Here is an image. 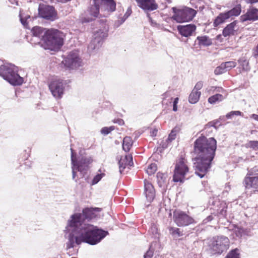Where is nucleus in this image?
<instances>
[{
    "mask_svg": "<svg viewBox=\"0 0 258 258\" xmlns=\"http://www.w3.org/2000/svg\"><path fill=\"white\" fill-rule=\"evenodd\" d=\"M195 173L201 178L204 177L211 167L215 156L217 141L214 138L201 135L194 142Z\"/></svg>",
    "mask_w": 258,
    "mask_h": 258,
    "instance_id": "f257e3e1",
    "label": "nucleus"
},
{
    "mask_svg": "<svg viewBox=\"0 0 258 258\" xmlns=\"http://www.w3.org/2000/svg\"><path fill=\"white\" fill-rule=\"evenodd\" d=\"M66 230L69 233L68 241L66 243L68 249L74 248L75 244L79 245L85 243L90 245H97L109 235L107 230L91 224L66 228Z\"/></svg>",
    "mask_w": 258,
    "mask_h": 258,
    "instance_id": "f03ea898",
    "label": "nucleus"
},
{
    "mask_svg": "<svg viewBox=\"0 0 258 258\" xmlns=\"http://www.w3.org/2000/svg\"><path fill=\"white\" fill-rule=\"evenodd\" d=\"M64 37L63 33L58 29H48L43 36V46L46 49L57 51L63 45Z\"/></svg>",
    "mask_w": 258,
    "mask_h": 258,
    "instance_id": "7ed1b4c3",
    "label": "nucleus"
},
{
    "mask_svg": "<svg viewBox=\"0 0 258 258\" xmlns=\"http://www.w3.org/2000/svg\"><path fill=\"white\" fill-rule=\"evenodd\" d=\"M101 211L100 208H85L83 209L82 213H76L72 215L68 221L66 228L74 227L84 224L86 220L89 221L97 216V213Z\"/></svg>",
    "mask_w": 258,
    "mask_h": 258,
    "instance_id": "20e7f679",
    "label": "nucleus"
},
{
    "mask_svg": "<svg viewBox=\"0 0 258 258\" xmlns=\"http://www.w3.org/2000/svg\"><path fill=\"white\" fill-rule=\"evenodd\" d=\"M71 163L72 165V178L73 179L77 182V180L75 179L77 175L76 171L80 172L82 175V177H83L89 169V165L92 162V159L90 157L82 156L78 160L76 158V154L74 150L71 148Z\"/></svg>",
    "mask_w": 258,
    "mask_h": 258,
    "instance_id": "39448f33",
    "label": "nucleus"
},
{
    "mask_svg": "<svg viewBox=\"0 0 258 258\" xmlns=\"http://www.w3.org/2000/svg\"><path fill=\"white\" fill-rule=\"evenodd\" d=\"M172 10L173 15L171 17V19L179 23L191 21L197 14L196 10L188 7L181 9L173 7Z\"/></svg>",
    "mask_w": 258,
    "mask_h": 258,
    "instance_id": "423d86ee",
    "label": "nucleus"
},
{
    "mask_svg": "<svg viewBox=\"0 0 258 258\" xmlns=\"http://www.w3.org/2000/svg\"><path fill=\"white\" fill-rule=\"evenodd\" d=\"M0 76L14 86L21 85L24 82L23 78L10 66H0Z\"/></svg>",
    "mask_w": 258,
    "mask_h": 258,
    "instance_id": "0eeeda50",
    "label": "nucleus"
},
{
    "mask_svg": "<svg viewBox=\"0 0 258 258\" xmlns=\"http://www.w3.org/2000/svg\"><path fill=\"white\" fill-rule=\"evenodd\" d=\"M229 240L228 237L221 235L213 238L210 244L211 253L213 254H221L229 248Z\"/></svg>",
    "mask_w": 258,
    "mask_h": 258,
    "instance_id": "6e6552de",
    "label": "nucleus"
},
{
    "mask_svg": "<svg viewBox=\"0 0 258 258\" xmlns=\"http://www.w3.org/2000/svg\"><path fill=\"white\" fill-rule=\"evenodd\" d=\"M69 80L53 79L49 83V89L54 97L60 99L64 92L65 86L70 83Z\"/></svg>",
    "mask_w": 258,
    "mask_h": 258,
    "instance_id": "1a4fd4ad",
    "label": "nucleus"
},
{
    "mask_svg": "<svg viewBox=\"0 0 258 258\" xmlns=\"http://www.w3.org/2000/svg\"><path fill=\"white\" fill-rule=\"evenodd\" d=\"M173 219L178 227H185L197 223L193 217L185 212L179 209H176L173 211Z\"/></svg>",
    "mask_w": 258,
    "mask_h": 258,
    "instance_id": "9d476101",
    "label": "nucleus"
},
{
    "mask_svg": "<svg viewBox=\"0 0 258 258\" xmlns=\"http://www.w3.org/2000/svg\"><path fill=\"white\" fill-rule=\"evenodd\" d=\"M188 171V167L185 163V160L180 157L175 164L173 181L175 182H183L185 175Z\"/></svg>",
    "mask_w": 258,
    "mask_h": 258,
    "instance_id": "9b49d317",
    "label": "nucleus"
},
{
    "mask_svg": "<svg viewBox=\"0 0 258 258\" xmlns=\"http://www.w3.org/2000/svg\"><path fill=\"white\" fill-rule=\"evenodd\" d=\"M39 16L44 19L53 21L57 19V13L54 7L41 4L38 8Z\"/></svg>",
    "mask_w": 258,
    "mask_h": 258,
    "instance_id": "f8f14e48",
    "label": "nucleus"
},
{
    "mask_svg": "<svg viewBox=\"0 0 258 258\" xmlns=\"http://www.w3.org/2000/svg\"><path fill=\"white\" fill-rule=\"evenodd\" d=\"M249 176L244 178V184L246 189L258 191V168L254 167L248 172Z\"/></svg>",
    "mask_w": 258,
    "mask_h": 258,
    "instance_id": "ddd939ff",
    "label": "nucleus"
},
{
    "mask_svg": "<svg viewBox=\"0 0 258 258\" xmlns=\"http://www.w3.org/2000/svg\"><path fill=\"white\" fill-rule=\"evenodd\" d=\"M108 27H106L105 24V26H104V30H100L94 34V38L92 40L88 45V49L90 52H91L96 49H98L101 46V41L103 38L107 37V34L106 31Z\"/></svg>",
    "mask_w": 258,
    "mask_h": 258,
    "instance_id": "4468645a",
    "label": "nucleus"
},
{
    "mask_svg": "<svg viewBox=\"0 0 258 258\" xmlns=\"http://www.w3.org/2000/svg\"><path fill=\"white\" fill-rule=\"evenodd\" d=\"M240 20L243 23L247 21L252 22L258 20V9L252 6L250 7L246 12L240 17Z\"/></svg>",
    "mask_w": 258,
    "mask_h": 258,
    "instance_id": "2eb2a0df",
    "label": "nucleus"
},
{
    "mask_svg": "<svg viewBox=\"0 0 258 258\" xmlns=\"http://www.w3.org/2000/svg\"><path fill=\"white\" fill-rule=\"evenodd\" d=\"M94 2L101 11L112 12L116 9V3L113 0H94Z\"/></svg>",
    "mask_w": 258,
    "mask_h": 258,
    "instance_id": "dca6fc26",
    "label": "nucleus"
},
{
    "mask_svg": "<svg viewBox=\"0 0 258 258\" xmlns=\"http://www.w3.org/2000/svg\"><path fill=\"white\" fill-rule=\"evenodd\" d=\"M138 6L145 11H153L158 8L156 0H136Z\"/></svg>",
    "mask_w": 258,
    "mask_h": 258,
    "instance_id": "f3484780",
    "label": "nucleus"
},
{
    "mask_svg": "<svg viewBox=\"0 0 258 258\" xmlns=\"http://www.w3.org/2000/svg\"><path fill=\"white\" fill-rule=\"evenodd\" d=\"M197 27L195 24H190L185 25H178L177 30L182 36L189 37L196 32Z\"/></svg>",
    "mask_w": 258,
    "mask_h": 258,
    "instance_id": "a211bd4d",
    "label": "nucleus"
},
{
    "mask_svg": "<svg viewBox=\"0 0 258 258\" xmlns=\"http://www.w3.org/2000/svg\"><path fill=\"white\" fill-rule=\"evenodd\" d=\"M144 194L149 202L153 201L155 197V190L153 185L148 180H144Z\"/></svg>",
    "mask_w": 258,
    "mask_h": 258,
    "instance_id": "6ab92c4d",
    "label": "nucleus"
},
{
    "mask_svg": "<svg viewBox=\"0 0 258 258\" xmlns=\"http://www.w3.org/2000/svg\"><path fill=\"white\" fill-rule=\"evenodd\" d=\"M119 172L121 174L126 166H133V157L131 155L121 156L118 161Z\"/></svg>",
    "mask_w": 258,
    "mask_h": 258,
    "instance_id": "aec40b11",
    "label": "nucleus"
},
{
    "mask_svg": "<svg viewBox=\"0 0 258 258\" xmlns=\"http://www.w3.org/2000/svg\"><path fill=\"white\" fill-rule=\"evenodd\" d=\"M238 27L237 26V21H234L228 24L223 30L222 35L224 37H227L233 36L237 31Z\"/></svg>",
    "mask_w": 258,
    "mask_h": 258,
    "instance_id": "412c9836",
    "label": "nucleus"
},
{
    "mask_svg": "<svg viewBox=\"0 0 258 258\" xmlns=\"http://www.w3.org/2000/svg\"><path fill=\"white\" fill-rule=\"evenodd\" d=\"M66 61L68 64H77L81 62V59L79 57L78 52L75 50L69 54Z\"/></svg>",
    "mask_w": 258,
    "mask_h": 258,
    "instance_id": "4be33fe9",
    "label": "nucleus"
},
{
    "mask_svg": "<svg viewBox=\"0 0 258 258\" xmlns=\"http://www.w3.org/2000/svg\"><path fill=\"white\" fill-rule=\"evenodd\" d=\"M230 18L226 12L220 13L214 20L213 22V26L217 27L219 25L225 22Z\"/></svg>",
    "mask_w": 258,
    "mask_h": 258,
    "instance_id": "5701e85b",
    "label": "nucleus"
},
{
    "mask_svg": "<svg viewBox=\"0 0 258 258\" xmlns=\"http://www.w3.org/2000/svg\"><path fill=\"white\" fill-rule=\"evenodd\" d=\"M230 18L226 12L220 13L214 20L213 22V26L217 27L219 25L225 22Z\"/></svg>",
    "mask_w": 258,
    "mask_h": 258,
    "instance_id": "b1692460",
    "label": "nucleus"
},
{
    "mask_svg": "<svg viewBox=\"0 0 258 258\" xmlns=\"http://www.w3.org/2000/svg\"><path fill=\"white\" fill-rule=\"evenodd\" d=\"M201 95L200 91H195L192 90L188 97V101L191 104L196 103L199 100Z\"/></svg>",
    "mask_w": 258,
    "mask_h": 258,
    "instance_id": "393cba45",
    "label": "nucleus"
},
{
    "mask_svg": "<svg viewBox=\"0 0 258 258\" xmlns=\"http://www.w3.org/2000/svg\"><path fill=\"white\" fill-rule=\"evenodd\" d=\"M133 145V142L132 138L130 137L126 136L124 138L122 142V149L125 152H127L131 149Z\"/></svg>",
    "mask_w": 258,
    "mask_h": 258,
    "instance_id": "a878e982",
    "label": "nucleus"
},
{
    "mask_svg": "<svg viewBox=\"0 0 258 258\" xmlns=\"http://www.w3.org/2000/svg\"><path fill=\"white\" fill-rule=\"evenodd\" d=\"M197 40L199 45L210 46L212 44L211 39L207 36H198Z\"/></svg>",
    "mask_w": 258,
    "mask_h": 258,
    "instance_id": "bb28decb",
    "label": "nucleus"
},
{
    "mask_svg": "<svg viewBox=\"0 0 258 258\" xmlns=\"http://www.w3.org/2000/svg\"><path fill=\"white\" fill-rule=\"evenodd\" d=\"M221 121H225V116H221L218 119L209 122L205 125V129L210 127H214L215 128L217 129V124H218L219 126L221 125Z\"/></svg>",
    "mask_w": 258,
    "mask_h": 258,
    "instance_id": "cd10ccee",
    "label": "nucleus"
},
{
    "mask_svg": "<svg viewBox=\"0 0 258 258\" xmlns=\"http://www.w3.org/2000/svg\"><path fill=\"white\" fill-rule=\"evenodd\" d=\"M241 12V6L240 4L236 5L231 10L226 12L229 17L238 16Z\"/></svg>",
    "mask_w": 258,
    "mask_h": 258,
    "instance_id": "c85d7f7f",
    "label": "nucleus"
},
{
    "mask_svg": "<svg viewBox=\"0 0 258 258\" xmlns=\"http://www.w3.org/2000/svg\"><path fill=\"white\" fill-rule=\"evenodd\" d=\"M236 66H218L215 70L214 73L215 75H221L230 70Z\"/></svg>",
    "mask_w": 258,
    "mask_h": 258,
    "instance_id": "c756f323",
    "label": "nucleus"
},
{
    "mask_svg": "<svg viewBox=\"0 0 258 258\" xmlns=\"http://www.w3.org/2000/svg\"><path fill=\"white\" fill-rule=\"evenodd\" d=\"M46 30V29L43 28L42 27L36 26L33 28L32 29V32L33 36L38 37H42V38H43V36L45 30ZM41 39L42 40V39Z\"/></svg>",
    "mask_w": 258,
    "mask_h": 258,
    "instance_id": "7c9ffc66",
    "label": "nucleus"
},
{
    "mask_svg": "<svg viewBox=\"0 0 258 258\" xmlns=\"http://www.w3.org/2000/svg\"><path fill=\"white\" fill-rule=\"evenodd\" d=\"M168 229L170 234H171L174 238H177L183 235L182 232L180 231L178 228L169 227Z\"/></svg>",
    "mask_w": 258,
    "mask_h": 258,
    "instance_id": "2f4dec72",
    "label": "nucleus"
},
{
    "mask_svg": "<svg viewBox=\"0 0 258 258\" xmlns=\"http://www.w3.org/2000/svg\"><path fill=\"white\" fill-rule=\"evenodd\" d=\"M223 96L220 94H216L211 96L208 98V102L210 104H215L217 102L221 101L223 99Z\"/></svg>",
    "mask_w": 258,
    "mask_h": 258,
    "instance_id": "473e14b6",
    "label": "nucleus"
},
{
    "mask_svg": "<svg viewBox=\"0 0 258 258\" xmlns=\"http://www.w3.org/2000/svg\"><path fill=\"white\" fill-rule=\"evenodd\" d=\"M100 9V8L94 3L90 8V14L95 18L98 17Z\"/></svg>",
    "mask_w": 258,
    "mask_h": 258,
    "instance_id": "72a5a7b5",
    "label": "nucleus"
},
{
    "mask_svg": "<svg viewBox=\"0 0 258 258\" xmlns=\"http://www.w3.org/2000/svg\"><path fill=\"white\" fill-rule=\"evenodd\" d=\"M239 249L235 248L230 250L225 258H240Z\"/></svg>",
    "mask_w": 258,
    "mask_h": 258,
    "instance_id": "f704fd0d",
    "label": "nucleus"
},
{
    "mask_svg": "<svg viewBox=\"0 0 258 258\" xmlns=\"http://www.w3.org/2000/svg\"><path fill=\"white\" fill-rule=\"evenodd\" d=\"M178 127H175L172 130L167 139V142H171L175 139L176 133L178 132Z\"/></svg>",
    "mask_w": 258,
    "mask_h": 258,
    "instance_id": "c9c22d12",
    "label": "nucleus"
},
{
    "mask_svg": "<svg viewBox=\"0 0 258 258\" xmlns=\"http://www.w3.org/2000/svg\"><path fill=\"white\" fill-rule=\"evenodd\" d=\"M132 13V9L131 7H130L127 9L123 17L121 18L120 20H118V24L120 25L123 23L125 20L131 15Z\"/></svg>",
    "mask_w": 258,
    "mask_h": 258,
    "instance_id": "e433bc0d",
    "label": "nucleus"
},
{
    "mask_svg": "<svg viewBox=\"0 0 258 258\" xmlns=\"http://www.w3.org/2000/svg\"><path fill=\"white\" fill-rule=\"evenodd\" d=\"M242 113L240 111H231L230 112L227 113V114L225 116V118H226L227 119H231L234 115L241 116L242 115Z\"/></svg>",
    "mask_w": 258,
    "mask_h": 258,
    "instance_id": "4c0bfd02",
    "label": "nucleus"
},
{
    "mask_svg": "<svg viewBox=\"0 0 258 258\" xmlns=\"http://www.w3.org/2000/svg\"><path fill=\"white\" fill-rule=\"evenodd\" d=\"M157 165L155 163H152L149 166L147 170L148 174L151 175L154 174L157 170Z\"/></svg>",
    "mask_w": 258,
    "mask_h": 258,
    "instance_id": "58836bf2",
    "label": "nucleus"
},
{
    "mask_svg": "<svg viewBox=\"0 0 258 258\" xmlns=\"http://www.w3.org/2000/svg\"><path fill=\"white\" fill-rule=\"evenodd\" d=\"M62 68L64 69L66 71H68L71 72L74 70H79L80 69L79 67H82V66H61Z\"/></svg>",
    "mask_w": 258,
    "mask_h": 258,
    "instance_id": "ea45409f",
    "label": "nucleus"
},
{
    "mask_svg": "<svg viewBox=\"0 0 258 258\" xmlns=\"http://www.w3.org/2000/svg\"><path fill=\"white\" fill-rule=\"evenodd\" d=\"M115 128L114 126H110L109 127H104L101 130V133L104 135L109 134L111 131H113Z\"/></svg>",
    "mask_w": 258,
    "mask_h": 258,
    "instance_id": "a19ab883",
    "label": "nucleus"
},
{
    "mask_svg": "<svg viewBox=\"0 0 258 258\" xmlns=\"http://www.w3.org/2000/svg\"><path fill=\"white\" fill-rule=\"evenodd\" d=\"M104 175V173L97 174V175H96L92 180V185L97 184Z\"/></svg>",
    "mask_w": 258,
    "mask_h": 258,
    "instance_id": "79ce46f5",
    "label": "nucleus"
},
{
    "mask_svg": "<svg viewBox=\"0 0 258 258\" xmlns=\"http://www.w3.org/2000/svg\"><path fill=\"white\" fill-rule=\"evenodd\" d=\"M244 232V229L241 227H236L234 230V233L236 236L238 237H242L243 233Z\"/></svg>",
    "mask_w": 258,
    "mask_h": 258,
    "instance_id": "37998d69",
    "label": "nucleus"
},
{
    "mask_svg": "<svg viewBox=\"0 0 258 258\" xmlns=\"http://www.w3.org/2000/svg\"><path fill=\"white\" fill-rule=\"evenodd\" d=\"M154 249L152 248L151 245L150 246L149 249L144 255V258H152L153 255Z\"/></svg>",
    "mask_w": 258,
    "mask_h": 258,
    "instance_id": "c03bdc74",
    "label": "nucleus"
},
{
    "mask_svg": "<svg viewBox=\"0 0 258 258\" xmlns=\"http://www.w3.org/2000/svg\"><path fill=\"white\" fill-rule=\"evenodd\" d=\"M237 69L239 73H241L243 71H248L250 69V68L249 66H238Z\"/></svg>",
    "mask_w": 258,
    "mask_h": 258,
    "instance_id": "a18cd8bd",
    "label": "nucleus"
},
{
    "mask_svg": "<svg viewBox=\"0 0 258 258\" xmlns=\"http://www.w3.org/2000/svg\"><path fill=\"white\" fill-rule=\"evenodd\" d=\"M249 146L250 148L258 150V141H250L249 142Z\"/></svg>",
    "mask_w": 258,
    "mask_h": 258,
    "instance_id": "49530a36",
    "label": "nucleus"
},
{
    "mask_svg": "<svg viewBox=\"0 0 258 258\" xmlns=\"http://www.w3.org/2000/svg\"><path fill=\"white\" fill-rule=\"evenodd\" d=\"M203 83L202 81L198 82L195 85L193 90L199 91L203 87Z\"/></svg>",
    "mask_w": 258,
    "mask_h": 258,
    "instance_id": "de8ad7c7",
    "label": "nucleus"
},
{
    "mask_svg": "<svg viewBox=\"0 0 258 258\" xmlns=\"http://www.w3.org/2000/svg\"><path fill=\"white\" fill-rule=\"evenodd\" d=\"M113 122L115 123L118 124L120 125H122L124 123L123 120L121 118L115 119L114 120Z\"/></svg>",
    "mask_w": 258,
    "mask_h": 258,
    "instance_id": "09e8293b",
    "label": "nucleus"
},
{
    "mask_svg": "<svg viewBox=\"0 0 258 258\" xmlns=\"http://www.w3.org/2000/svg\"><path fill=\"white\" fill-rule=\"evenodd\" d=\"M158 132V130L156 128L153 129L152 131L150 132V135L152 137H156L157 136V134Z\"/></svg>",
    "mask_w": 258,
    "mask_h": 258,
    "instance_id": "8fccbe9b",
    "label": "nucleus"
},
{
    "mask_svg": "<svg viewBox=\"0 0 258 258\" xmlns=\"http://www.w3.org/2000/svg\"><path fill=\"white\" fill-rule=\"evenodd\" d=\"M164 176V174H163V173H161L160 172L158 173L157 174V177L158 180L159 181H160V179L163 180Z\"/></svg>",
    "mask_w": 258,
    "mask_h": 258,
    "instance_id": "3c124183",
    "label": "nucleus"
},
{
    "mask_svg": "<svg viewBox=\"0 0 258 258\" xmlns=\"http://www.w3.org/2000/svg\"><path fill=\"white\" fill-rule=\"evenodd\" d=\"M213 216H211V215H210L209 216H208L204 220V221L205 222V223H207L208 222H210V221H211L212 220H213Z\"/></svg>",
    "mask_w": 258,
    "mask_h": 258,
    "instance_id": "603ef678",
    "label": "nucleus"
},
{
    "mask_svg": "<svg viewBox=\"0 0 258 258\" xmlns=\"http://www.w3.org/2000/svg\"><path fill=\"white\" fill-rule=\"evenodd\" d=\"M219 214L225 217L226 215V210L224 209H221L219 212Z\"/></svg>",
    "mask_w": 258,
    "mask_h": 258,
    "instance_id": "864d4df0",
    "label": "nucleus"
},
{
    "mask_svg": "<svg viewBox=\"0 0 258 258\" xmlns=\"http://www.w3.org/2000/svg\"><path fill=\"white\" fill-rule=\"evenodd\" d=\"M247 4H253L258 2V0H245Z\"/></svg>",
    "mask_w": 258,
    "mask_h": 258,
    "instance_id": "5fc2aeb1",
    "label": "nucleus"
},
{
    "mask_svg": "<svg viewBox=\"0 0 258 258\" xmlns=\"http://www.w3.org/2000/svg\"><path fill=\"white\" fill-rule=\"evenodd\" d=\"M30 164H31V163L30 161H27L25 163V166H27L28 168H30L31 167Z\"/></svg>",
    "mask_w": 258,
    "mask_h": 258,
    "instance_id": "6e6d98bb",
    "label": "nucleus"
},
{
    "mask_svg": "<svg viewBox=\"0 0 258 258\" xmlns=\"http://www.w3.org/2000/svg\"><path fill=\"white\" fill-rule=\"evenodd\" d=\"M178 101V98L177 97L175 98L173 102V104L177 105Z\"/></svg>",
    "mask_w": 258,
    "mask_h": 258,
    "instance_id": "4d7b16f0",
    "label": "nucleus"
},
{
    "mask_svg": "<svg viewBox=\"0 0 258 258\" xmlns=\"http://www.w3.org/2000/svg\"><path fill=\"white\" fill-rule=\"evenodd\" d=\"M252 117L256 120L258 121V115L255 114H253L252 115Z\"/></svg>",
    "mask_w": 258,
    "mask_h": 258,
    "instance_id": "13d9d810",
    "label": "nucleus"
},
{
    "mask_svg": "<svg viewBox=\"0 0 258 258\" xmlns=\"http://www.w3.org/2000/svg\"><path fill=\"white\" fill-rule=\"evenodd\" d=\"M173 111H176L177 110V105L173 104Z\"/></svg>",
    "mask_w": 258,
    "mask_h": 258,
    "instance_id": "bf43d9fd",
    "label": "nucleus"
},
{
    "mask_svg": "<svg viewBox=\"0 0 258 258\" xmlns=\"http://www.w3.org/2000/svg\"><path fill=\"white\" fill-rule=\"evenodd\" d=\"M254 51H255V52L256 53L255 54L256 55H258V44L255 47V48L254 49Z\"/></svg>",
    "mask_w": 258,
    "mask_h": 258,
    "instance_id": "052dcab7",
    "label": "nucleus"
},
{
    "mask_svg": "<svg viewBox=\"0 0 258 258\" xmlns=\"http://www.w3.org/2000/svg\"><path fill=\"white\" fill-rule=\"evenodd\" d=\"M6 62L4 60L0 59V64H6Z\"/></svg>",
    "mask_w": 258,
    "mask_h": 258,
    "instance_id": "680f3d73",
    "label": "nucleus"
},
{
    "mask_svg": "<svg viewBox=\"0 0 258 258\" xmlns=\"http://www.w3.org/2000/svg\"><path fill=\"white\" fill-rule=\"evenodd\" d=\"M21 20L22 23L24 25L26 23V21H24L23 19H21Z\"/></svg>",
    "mask_w": 258,
    "mask_h": 258,
    "instance_id": "e2e57ef3",
    "label": "nucleus"
},
{
    "mask_svg": "<svg viewBox=\"0 0 258 258\" xmlns=\"http://www.w3.org/2000/svg\"><path fill=\"white\" fill-rule=\"evenodd\" d=\"M165 1H166L169 4L172 3V0H165Z\"/></svg>",
    "mask_w": 258,
    "mask_h": 258,
    "instance_id": "0e129e2a",
    "label": "nucleus"
},
{
    "mask_svg": "<svg viewBox=\"0 0 258 258\" xmlns=\"http://www.w3.org/2000/svg\"><path fill=\"white\" fill-rule=\"evenodd\" d=\"M92 19H91V20H85V22H89V21H92Z\"/></svg>",
    "mask_w": 258,
    "mask_h": 258,
    "instance_id": "69168bd1",
    "label": "nucleus"
},
{
    "mask_svg": "<svg viewBox=\"0 0 258 258\" xmlns=\"http://www.w3.org/2000/svg\"><path fill=\"white\" fill-rule=\"evenodd\" d=\"M221 37V35H218L217 37V39H218L219 38H220Z\"/></svg>",
    "mask_w": 258,
    "mask_h": 258,
    "instance_id": "338daca9",
    "label": "nucleus"
},
{
    "mask_svg": "<svg viewBox=\"0 0 258 258\" xmlns=\"http://www.w3.org/2000/svg\"><path fill=\"white\" fill-rule=\"evenodd\" d=\"M71 258H77V257H71Z\"/></svg>",
    "mask_w": 258,
    "mask_h": 258,
    "instance_id": "774afa93",
    "label": "nucleus"
}]
</instances>
